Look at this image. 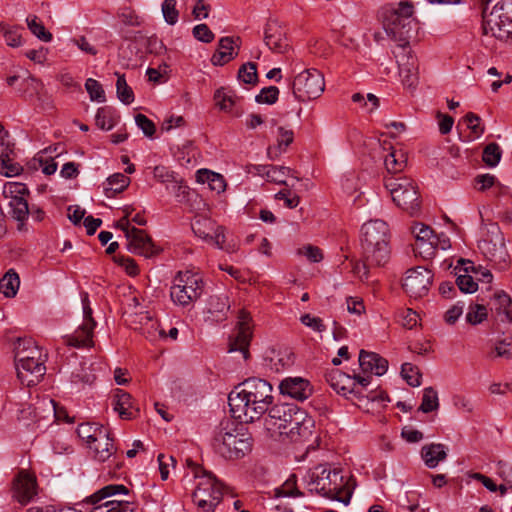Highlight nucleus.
<instances>
[{"mask_svg":"<svg viewBox=\"0 0 512 512\" xmlns=\"http://www.w3.org/2000/svg\"><path fill=\"white\" fill-rule=\"evenodd\" d=\"M252 338L251 317L242 310L238 315V322L233 335L229 339V352L239 351L245 359L248 358V347Z\"/></svg>","mask_w":512,"mask_h":512,"instance_id":"2eb2a0df","label":"nucleus"},{"mask_svg":"<svg viewBox=\"0 0 512 512\" xmlns=\"http://www.w3.org/2000/svg\"><path fill=\"white\" fill-rule=\"evenodd\" d=\"M406 157L401 150L392 148V151L385 156L384 163L390 173L401 172L406 166Z\"/></svg>","mask_w":512,"mask_h":512,"instance_id":"4c0bfd02","label":"nucleus"},{"mask_svg":"<svg viewBox=\"0 0 512 512\" xmlns=\"http://www.w3.org/2000/svg\"><path fill=\"white\" fill-rule=\"evenodd\" d=\"M2 36L6 44L10 47L16 48L22 45V36L19 27L9 25Z\"/></svg>","mask_w":512,"mask_h":512,"instance_id":"bf43d9fd","label":"nucleus"},{"mask_svg":"<svg viewBox=\"0 0 512 512\" xmlns=\"http://www.w3.org/2000/svg\"><path fill=\"white\" fill-rule=\"evenodd\" d=\"M265 366L274 372H281L294 363V354L289 348H272L266 352Z\"/></svg>","mask_w":512,"mask_h":512,"instance_id":"393cba45","label":"nucleus"},{"mask_svg":"<svg viewBox=\"0 0 512 512\" xmlns=\"http://www.w3.org/2000/svg\"><path fill=\"white\" fill-rule=\"evenodd\" d=\"M141 326L138 328L140 333L149 341L154 342L158 339H165V331L148 314L141 317Z\"/></svg>","mask_w":512,"mask_h":512,"instance_id":"c756f323","label":"nucleus"},{"mask_svg":"<svg viewBox=\"0 0 512 512\" xmlns=\"http://www.w3.org/2000/svg\"><path fill=\"white\" fill-rule=\"evenodd\" d=\"M26 23L31 31V33L36 36L39 40L43 42H51L52 41V34L47 31L42 24L41 21H39L38 17L36 15H29L26 18Z\"/></svg>","mask_w":512,"mask_h":512,"instance_id":"ea45409f","label":"nucleus"},{"mask_svg":"<svg viewBox=\"0 0 512 512\" xmlns=\"http://www.w3.org/2000/svg\"><path fill=\"white\" fill-rule=\"evenodd\" d=\"M29 193L27 186L20 182H6L2 194L4 198L11 200L24 198Z\"/></svg>","mask_w":512,"mask_h":512,"instance_id":"79ce46f5","label":"nucleus"},{"mask_svg":"<svg viewBox=\"0 0 512 512\" xmlns=\"http://www.w3.org/2000/svg\"><path fill=\"white\" fill-rule=\"evenodd\" d=\"M300 321L303 325L311 328L313 331L322 333L326 330V326L323 320L319 317L312 316L311 314H304L300 317Z\"/></svg>","mask_w":512,"mask_h":512,"instance_id":"774afa93","label":"nucleus"},{"mask_svg":"<svg viewBox=\"0 0 512 512\" xmlns=\"http://www.w3.org/2000/svg\"><path fill=\"white\" fill-rule=\"evenodd\" d=\"M512 300L508 294L505 292H497L495 294V310L498 315H504L507 311L510 310Z\"/></svg>","mask_w":512,"mask_h":512,"instance_id":"338daca9","label":"nucleus"},{"mask_svg":"<svg viewBox=\"0 0 512 512\" xmlns=\"http://www.w3.org/2000/svg\"><path fill=\"white\" fill-rule=\"evenodd\" d=\"M9 205L12 209L13 218L20 222H23L24 220L27 219L29 214V207L25 197L21 199L19 198L16 200H11L9 202Z\"/></svg>","mask_w":512,"mask_h":512,"instance_id":"de8ad7c7","label":"nucleus"},{"mask_svg":"<svg viewBox=\"0 0 512 512\" xmlns=\"http://www.w3.org/2000/svg\"><path fill=\"white\" fill-rule=\"evenodd\" d=\"M363 257L372 265H384L390 257L389 228L385 221L370 220L362 225Z\"/></svg>","mask_w":512,"mask_h":512,"instance_id":"423d86ee","label":"nucleus"},{"mask_svg":"<svg viewBox=\"0 0 512 512\" xmlns=\"http://www.w3.org/2000/svg\"><path fill=\"white\" fill-rule=\"evenodd\" d=\"M289 173L290 169L288 167H277L271 165L269 172H267L266 178L270 182H274L277 184H286L285 178Z\"/></svg>","mask_w":512,"mask_h":512,"instance_id":"e2e57ef3","label":"nucleus"},{"mask_svg":"<svg viewBox=\"0 0 512 512\" xmlns=\"http://www.w3.org/2000/svg\"><path fill=\"white\" fill-rule=\"evenodd\" d=\"M482 222H484L483 219ZM478 248L490 261L501 263L506 262L508 258L504 236L497 223H483L482 238L478 243Z\"/></svg>","mask_w":512,"mask_h":512,"instance_id":"f8f14e48","label":"nucleus"},{"mask_svg":"<svg viewBox=\"0 0 512 512\" xmlns=\"http://www.w3.org/2000/svg\"><path fill=\"white\" fill-rule=\"evenodd\" d=\"M33 418L35 424L41 419L56 418V402L53 399L44 397L39 399L34 407L31 405L20 410L19 419L25 420Z\"/></svg>","mask_w":512,"mask_h":512,"instance_id":"aec40b11","label":"nucleus"},{"mask_svg":"<svg viewBox=\"0 0 512 512\" xmlns=\"http://www.w3.org/2000/svg\"><path fill=\"white\" fill-rule=\"evenodd\" d=\"M115 111L110 107H101L95 116L96 125L102 130H111L117 123Z\"/></svg>","mask_w":512,"mask_h":512,"instance_id":"58836bf2","label":"nucleus"},{"mask_svg":"<svg viewBox=\"0 0 512 512\" xmlns=\"http://www.w3.org/2000/svg\"><path fill=\"white\" fill-rule=\"evenodd\" d=\"M401 375L412 387H418L421 384V375L419 371L410 363H404L401 367Z\"/></svg>","mask_w":512,"mask_h":512,"instance_id":"864d4df0","label":"nucleus"},{"mask_svg":"<svg viewBox=\"0 0 512 512\" xmlns=\"http://www.w3.org/2000/svg\"><path fill=\"white\" fill-rule=\"evenodd\" d=\"M126 239L128 250L134 254L150 258L157 255L160 251L142 229L132 228V232H130Z\"/></svg>","mask_w":512,"mask_h":512,"instance_id":"6ab92c4d","label":"nucleus"},{"mask_svg":"<svg viewBox=\"0 0 512 512\" xmlns=\"http://www.w3.org/2000/svg\"><path fill=\"white\" fill-rule=\"evenodd\" d=\"M456 284L459 290L464 293H474L478 289V284L474 281L473 277L467 274L459 275L456 279Z\"/></svg>","mask_w":512,"mask_h":512,"instance_id":"69168bd1","label":"nucleus"},{"mask_svg":"<svg viewBox=\"0 0 512 512\" xmlns=\"http://www.w3.org/2000/svg\"><path fill=\"white\" fill-rule=\"evenodd\" d=\"M187 464L188 471L183 478V482L196 481L192 493L193 503L199 512H214L223 499L224 484L215 475L191 460H187Z\"/></svg>","mask_w":512,"mask_h":512,"instance_id":"20e7f679","label":"nucleus"},{"mask_svg":"<svg viewBox=\"0 0 512 512\" xmlns=\"http://www.w3.org/2000/svg\"><path fill=\"white\" fill-rule=\"evenodd\" d=\"M297 254L304 256L312 263H318L323 259L322 250L311 244L304 245L297 250Z\"/></svg>","mask_w":512,"mask_h":512,"instance_id":"4d7b16f0","label":"nucleus"},{"mask_svg":"<svg viewBox=\"0 0 512 512\" xmlns=\"http://www.w3.org/2000/svg\"><path fill=\"white\" fill-rule=\"evenodd\" d=\"M482 29L501 41L512 39V0H501L491 11L487 6L483 9Z\"/></svg>","mask_w":512,"mask_h":512,"instance_id":"0eeeda50","label":"nucleus"},{"mask_svg":"<svg viewBox=\"0 0 512 512\" xmlns=\"http://www.w3.org/2000/svg\"><path fill=\"white\" fill-rule=\"evenodd\" d=\"M412 232L415 235V246L416 249L419 250V253L432 256L439 242V237L434 234L432 228L427 225L417 223L413 226Z\"/></svg>","mask_w":512,"mask_h":512,"instance_id":"5701e85b","label":"nucleus"},{"mask_svg":"<svg viewBox=\"0 0 512 512\" xmlns=\"http://www.w3.org/2000/svg\"><path fill=\"white\" fill-rule=\"evenodd\" d=\"M37 494L36 478L21 471L14 480L13 497L21 504H27Z\"/></svg>","mask_w":512,"mask_h":512,"instance_id":"412c9836","label":"nucleus"},{"mask_svg":"<svg viewBox=\"0 0 512 512\" xmlns=\"http://www.w3.org/2000/svg\"><path fill=\"white\" fill-rule=\"evenodd\" d=\"M501 155L502 151L499 145L496 143H490L485 147L482 159L486 165L495 167L499 163Z\"/></svg>","mask_w":512,"mask_h":512,"instance_id":"a18cd8bd","label":"nucleus"},{"mask_svg":"<svg viewBox=\"0 0 512 512\" xmlns=\"http://www.w3.org/2000/svg\"><path fill=\"white\" fill-rule=\"evenodd\" d=\"M238 78L245 84H255L258 79L256 64L252 62L243 64L238 71Z\"/></svg>","mask_w":512,"mask_h":512,"instance_id":"09e8293b","label":"nucleus"},{"mask_svg":"<svg viewBox=\"0 0 512 512\" xmlns=\"http://www.w3.org/2000/svg\"><path fill=\"white\" fill-rule=\"evenodd\" d=\"M464 121L474 138H478L484 133V127L481 125V119L478 115L469 112L464 117Z\"/></svg>","mask_w":512,"mask_h":512,"instance_id":"13d9d810","label":"nucleus"},{"mask_svg":"<svg viewBox=\"0 0 512 512\" xmlns=\"http://www.w3.org/2000/svg\"><path fill=\"white\" fill-rule=\"evenodd\" d=\"M212 447L225 459H239L251 451L252 438L235 422L225 420L214 432Z\"/></svg>","mask_w":512,"mask_h":512,"instance_id":"39448f33","label":"nucleus"},{"mask_svg":"<svg viewBox=\"0 0 512 512\" xmlns=\"http://www.w3.org/2000/svg\"><path fill=\"white\" fill-rule=\"evenodd\" d=\"M327 382L336 393L346 398H348L349 395L360 398L362 395L360 390L355 389V379L338 369H334L328 373Z\"/></svg>","mask_w":512,"mask_h":512,"instance_id":"4be33fe9","label":"nucleus"},{"mask_svg":"<svg viewBox=\"0 0 512 512\" xmlns=\"http://www.w3.org/2000/svg\"><path fill=\"white\" fill-rule=\"evenodd\" d=\"M130 184V178L122 173H116L107 179L104 191L107 197H112L116 193L122 192Z\"/></svg>","mask_w":512,"mask_h":512,"instance_id":"c9c22d12","label":"nucleus"},{"mask_svg":"<svg viewBox=\"0 0 512 512\" xmlns=\"http://www.w3.org/2000/svg\"><path fill=\"white\" fill-rule=\"evenodd\" d=\"M272 391L267 380L255 377L245 380L228 396L232 416L243 422L259 419L273 402Z\"/></svg>","mask_w":512,"mask_h":512,"instance_id":"f03ea898","label":"nucleus"},{"mask_svg":"<svg viewBox=\"0 0 512 512\" xmlns=\"http://www.w3.org/2000/svg\"><path fill=\"white\" fill-rule=\"evenodd\" d=\"M308 478V486L311 491L314 490L323 496L337 499L345 505L349 504L350 494L345 499L337 497L343 487V477L338 470L331 471L327 465L320 464L310 470Z\"/></svg>","mask_w":512,"mask_h":512,"instance_id":"1a4fd4ad","label":"nucleus"},{"mask_svg":"<svg viewBox=\"0 0 512 512\" xmlns=\"http://www.w3.org/2000/svg\"><path fill=\"white\" fill-rule=\"evenodd\" d=\"M83 307V321L82 324L74 331L72 335L64 337L65 343L68 346L75 348L92 347L93 346V332L96 327V322L92 317V309L87 293H83L81 297Z\"/></svg>","mask_w":512,"mask_h":512,"instance_id":"ddd939ff","label":"nucleus"},{"mask_svg":"<svg viewBox=\"0 0 512 512\" xmlns=\"http://www.w3.org/2000/svg\"><path fill=\"white\" fill-rule=\"evenodd\" d=\"M236 54L233 39L223 37L219 41L217 52L212 56V63L222 66L232 60Z\"/></svg>","mask_w":512,"mask_h":512,"instance_id":"7c9ffc66","label":"nucleus"},{"mask_svg":"<svg viewBox=\"0 0 512 512\" xmlns=\"http://www.w3.org/2000/svg\"><path fill=\"white\" fill-rule=\"evenodd\" d=\"M153 177L161 183L175 182L174 188H177L179 192L185 191L186 186L178 184L174 179V173L164 166H156L153 169Z\"/></svg>","mask_w":512,"mask_h":512,"instance_id":"37998d69","label":"nucleus"},{"mask_svg":"<svg viewBox=\"0 0 512 512\" xmlns=\"http://www.w3.org/2000/svg\"><path fill=\"white\" fill-rule=\"evenodd\" d=\"M113 405L114 410L118 412L122 419H131L134 417L135 412H137V410L133 408L130 394L121 389L116 390Z\"/></svg>","mask_w":512,"mask_h":512,"instance_id":"c85d7f7f","label":"nucleus"},{"mask_svg":"<svg viewBox=\"0 0 512 512\" xmlns=\"http://www.w3.org/2000/svg\"><path fill=\"white\" fill-rule=\"evenodd\" d=\"M118 16L122 23L127 26L138 27L143 23V18L137 15L136 12L130 8L121 9Z\"/></svg>","mask_w":512,"mask_h":512,"instance_id":"052dcab7","label":"nucleus"},{"mask_svg":"<svg viewBox=\"0 0 512 512\" xmlns=\"http://www.w3.org/2000/svg\"><path fill=\"white\" fill-rule=\"evenodd\" d=\"M203 289V279L198 273L180 271L173 279L170 297L174 304L181 307H189L200 298Z\"/></svg>","mask_w":512,"mask_h":512,"instance_id":"6e6552de","label":"nucleus"},{"mask_svg":"<svg viewBox=\"0 0 512 512\" xmlns=\"http://www.w3.org/2000/svg\"><path fill=\"white\" fill-rule=\"evenodd\" d=\"M432 279L433 274L429 269L417 266L406 271L403 288L410 297L420 298L428 293Z\"/></svg>","mask_w":512,"mask_h":512,"instance_id":"4468645a","label":"nucleus"},{"mask_svg":"<svg viewBox=\"0 0 512 512\" xmlns=\"http://www.w3.org/2000/svg\"><path fill=\"white\" fill-rule=\"evenodd\" d=\"M196 179L199 183H207L210 190L215 191L217 194L225 191L226 182L221 174L207 169H201L197 171Z\"/></svg>","mask_w":512,"mask_h":512,"instance_id":"2f4dec72","label":"nucleus"},{"mask_svg":"<svg viewBox=\"0 0 512 512\" xmlns=\"http://www.w3.org/2000/svg\"><path fill=\"white\" fill-rule=\"evenodd\" d=\"M22 171V167L13 162L8 155L0 156V174L6 177H13L19 175Z\"/></svg>","mask_w":512,"mask_h":512,"instance_id":"3c124183","label":"nucleus"},{"mask_svg":"<svg viewBox=\"0 0 512 512\" xmlns=\"http://www.w3.org/2000/svg\"><path fill=\"white\" fill-rule=\"evenodd\" d=\"M17 377L21 384L25 386H34L42 379L44 375H37L35 373L36 367L32 362H23L16 364Z\"/></svg>","mask_w":512,"mask_h":512,"instance_id":"473e14b6","label":"nucleus"},{"mask_svg":"<svg viewBox=\"0 0 512 512\" xmlns=\"http://www.w3.org/2000/svg\"><path fill=\"white\" fill-rule=\"evenodd\" d=\"M359 365L363 372H370L382 376L388 368V361L380 355L361 350L359 354Z\"/></svg>","mask_w":512,"mask_h":512,"instance_id":"bb28decb","label":"nucleus"},{"mask_svg":"<svg viewBox=\"0 0 512 512\" xmlns=\"http://www.w3.org/2000/svg\"><path fill=\"white\" fill-rule=\"evenodd\" d=\"M421 457L428 468H436L447 457L446 447L441 443L425 445L421 449Z\"/></svg>","mask_w":512,"mask_h":512,"instance_id":"cd10ccee","label":"nucleus"},{"mask_svg":"<svg viewBox=\"0 0 512 512\" xmlns=\"http://www.w3.org/2000/svg\"><path fill=\"white\" fill-rule=\"evenodd\" d=\"M279 391L283 396L303 402L312 395L313 386L306 378L299 376L286 377L280 381Z\"/></svg>","mask_w":512,"mask_h":512,"instance_id":"a211bd4d","label":"nucleus"},{"mask_svg":"<svg viewBox=\"0 0 512 512\" xmlns=\"http://www.w3.org/2000/svg\"><path fill=\"white\" fill-rule=\"evenodd\" d=\"M19 287L20 278L13 269L7 271L0 279V292L7 298L14 297L17 294Z\"/></svg>","mask_w":512,"mask_h":512,"instance_id":"f704fd0d","label":"nucleus"},{"mask_svg":"<svg viewBox=\"0 0 512 512\" xmlns=\"http://www.w3.org/2000/svg\"><path fill=\"white\" fill-rule=\"evenodd\" d=\"M314 422L307 413L294 404H277L269 408L264 427L269 436L278 441H299L312 434Z\"/></svg>","mask_w":512,"mask_h":512,"instance_id":"7ed1b4c3","label":"nucleus"},{"mask_svg":"<svg viewBox=\"0 0 512 512\" xmlns=\"http://www.w3.org/2000/svg\"><path fill=\"white\" fill-rule=\"evenodd\" d=\"M414 5L410 1H400L398 8L386 5L380 10V18L386 34L398 43L394 51L399 66L402 84L409 89L418 83V64L416 57L409 47L411 37Z\"/></svg>","mask_w":512,"mask_h":512,"instance_id":"f257e3e1","label":"nucleus"},{"mask_svg":"<svg viewBox=\"0 0 512 512\" xmlns=\"http://www.w3.org/2000/svg\"><path fill=\"white\" fill-rule=\"evenodd\" d=\"M161 8L166 23L175 25L179 17V12L176 8V0H164Z\"/></svg>","mask_w":512,"mask_h":512,"instance_id":"6e6d98bb","label":"nucleus"},{"mask_svg":"<svg viewBox=\"0 0 512 512\" xmlns=\"http://www.w3.org/2000/svg\"><path fill=\"white\" fill-rule=\"evenodd\" d=\"M194 234L208 243L222 249L225 242L224 230L207 217L196 216L191 224Z\"/></svg>","mask_w":512,"mask_h":512,"instance_id":"f3484780","label":"nucleus"},{"mask_svg":"<svg viewBox=\"0 0 512 512\" xmlns=\"http://www.w3.org/2000/svg\"><path fill=\"white\" fill-rule=\"evenodd\" d=\"M104 426L91 423H82L77 428L78 436L89 445L96 438V434L99 430H102Z\"/></svg>","mask_w":512,"mask_h":512,"instance_id":"c03bdc74","label":"nucleus"},{"mask_svg":"<svg viewBox=\"0 0 512 512\" xmlns=\"http://www.w3.org/2000/svg\"><path fill=\"white\" fill-rule=\"evenodd\" d=\"M291 87L297 100L302 102L313 100L324 92V76L315 68L304 69L294 76Z\"/></svg>","mask_w":512,"mask_h":512,"instance_id":"9b49d317","label":"nucleus"},{"mask_svg":"<svg viewBox=\"0 0 512 512\" xmlns=\"http://www.w3.org/2000/svg\"><path fill=\"white\" fill-rule=\"evenodd\" d=\"M279 96V89L276 86L265 87L260 94L256 96L258 103L274 104Z\"/></svg>","mask_w":512,"mask_h":512,"instance_id":"0e129e2a","label":"nucleus"},{"mask_svg":"<svg viewBox=\"0 0 512 512\" xmlns=\"http://www.w3.org/2000/svg\"><path fill=\"white\" fill-rule=\"evenodd\" d=\"M296 482V476L291 475L280 487L275 489V496L279 498L300 495Z\"/></svg>","mask_w":512,"mask_h":512,"instance_id":"603ef678","label":"nucleus"},{"mask_svg":"<svg viewBox=\"0 0 512 512\" xmlns=\"http://www.w3.org/2000/svg\"><path fill=\"white\" fill-rule=\"evenodd\" d=\"M264 34V42L273 52L284 53L288 49L289 44L285 32L277 22H269Z\"/></svg>","mask_w":512,"mask_h":512,"instance_id":"a878e982","label":"nucleus"},{"mask_svg":"<svg viewBox=\"0 0 512 512\" xmlns=\"http://www.w3.org/2000/svg\"><path fill=\"white\" fill-rule=\"evenodd\" d=\"M385 188L400 209L410 215H415L419 211V194L413 180L406 177H389L385 179Z\"/></svg>","mask_w":512,"mask_h":512,"instance_id":"9d476101","label":"nucleus"},{"mask_svg":"<svg viewBox=\"0 0 512 512\" xmlns=\"http://www.w3.org/2000/svg\"><path fill=\"white\" fill-rule=\"evenodd\" d=\"M15 361L16 364L23 362H32L36 367L35 373L44 375L46 367L41 349L30 338L19 339L15 345Z\"/></svg>","mask_w":512,"mask_h":512,"instance_id":"dca6fc26","label":"nucleus"},{"mask_svg":"<svg viewBox=\"0 0 512 512\" xmlns=\"http://www.w3.org/2000/svg\"><path fill=\"white\" fill-rule=\"evenodd\" d=\"M85 88L89 94V97L92 101L104 102L105 101V92L102 88V85L95 79L88 78L85 83Z\"/></svg>","mask_w":512,"mask_h":512,"instance_id":"5fc2aeb1","label":"nucleus"},{"mask_svg":"<svg viewBox=\"0 0 512 512\" xmlns=\"http://www.w3.org/2000/svg\"><path fill=\"white\" fill-rule=\"evenodd\" d=\"M229 308L228 297L225 294L212 295L208 299L207 310L215 317L225 315Z\"/></svg>","mask_w":512,"mask_h":512,"instance_id":"e433bc0d","label":"nucleus"},{"mask_svg":"<svg viewBox=\"0 0 512 512\" xmlns=\"http://www.w3.org/2000/svg\"><path fill=\"white\" fill-rule=\"evenodd\" d=\"M294 133L291 129L278 128L277 149L279 153L286 151V148L293 142Z\"/></svg>","mask_w":512,"mask_h":512,"instance_id":"680f3d73","label":"nucleus"},{"mask_svg":"<svg viewBox=\"0 0 512 512\" xmlns=\"http://www.w3.org/2000/svg\"><path fill=\"white\" fill-rule=\"evenodd\" d=\"M214 100L221 111L231 113L239 98L232 90L222 87L215 91Z\"/></svg>","mask_w":512,"mask_h":512,"instance_id":"72a5a7b5","label":"nucleus"},{"mask_svg":"<svg viewBox=\"0 0 512 512\" xmlns=\"http://www.w3.org/2000/svg\"><path fill=\"white\" fill-rule=\"evenodd\" d=\"M439 408V399L437 391L432 387L423 390L422 402L419 410L423 413H429Z\"/></svg>","mask_w":512,"mask_h":512,"instance_id":"a19ab883","label":"nucleus"},{"mask_svg":"<svg viewBox=\"0 0 512 512\" xmlns=\"http://www.w3.org/2000/svg\"><path fill=\"white\" fill-rule=\"evenodd\" d=\"M487 318V309L484 305H470L466 314V321L471 325L482 323Z\"/></svg>","mask_w":512,"mask_h":512,"instance_id":"49530a36","label":"nucleus"},{"mask_svg":"<svg viewBox=\"0 0 512 512\" xmlns=\"http://www.w3.org/2000/svg\"><path fill=\"white\" fill-rule=\"evenodd\" d=\"M117 96L120 101L125 104H130L134 100V95L132 89L127 85L126 79L124 75L117 74Z\"/></svg>","mask_w":512,"mask_h":512,"instance_id":"8fccbe9b","label":"nucleus"},{"mask_svg":"<svg viewBox=\"0 0 512 512\" xmlns=\"http://www.w3.org/2000/svg\"><path fill=\"white\" fill-rule=\"evenodd\" d=\"M89 449L93 451L95 459L100 462L108 460L116 451L113 440L107 428L99 430L93 442L88 445Z\"/></svg>","mask_w":512,"mask_h":512,"instance_id":"b1692460","label":"nucleus"}]
</instances>
